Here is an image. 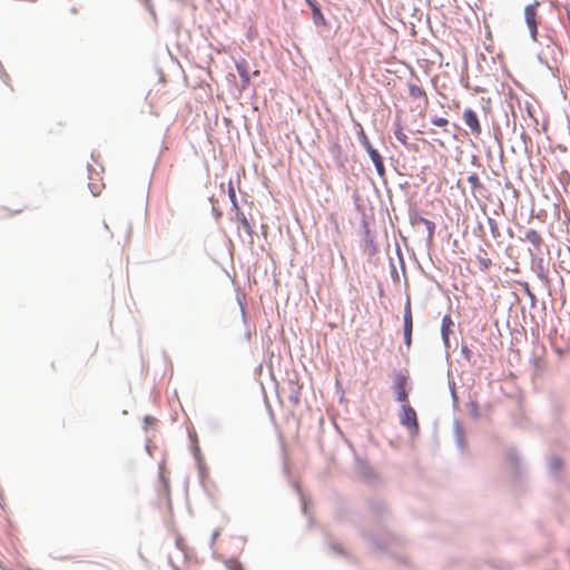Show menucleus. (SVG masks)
<instances>
[{
	"mask_svg": "<svg viewBox=\"0 0 570 570\" xmlns=\"http://www.w3.org/2000/svg\"><path fill=\"white\" fill-rule=\"evenodd\" d=\"M421 222L426 226L429 236L432 237L435 230V224L426 218H421Z\"/></svg>",
	"mask_w": 570,
	"mask_h": 570,
	"instance_id": "obj_17",
	"label": "nucleus"
},
{
	"mask_svg": "<svg viewBox=\"0 0 570 570\" xmlns=\"http://www.w3.org/2000/svg\"><path fill=\"white\" fill-rule=\"evenodd\" d=\"M395 136H396V138H397L400 141H402L403 144H405V139H406L405 134H403V132H401V131H400V132H395Z\"/></svg>",
	"mask_w": 570,
	"mask_h": 570,
	"instance_id": "obj_23",
	"label": "nucleus"
},
{
	"mask_svg": "<svg viewBox=\"0 0 570 570\" xmlns=\"http://www.w3.org/2000/svg\"><path fill=\"white\" fill-rule=\"evenodd\" d=\"M409 96L414 99L419 100L422 99L424 104H428V95L425 90L423 89L422 85L420 83V80L415 77L414 79H411L406 83Z\"/></svg>",
	"mask_w": 570,
	"mask_h": 570,
	"instance_id": "obj_5",
	"label": "nucleus"
},
{
	"mask_svg": "<svg viewBox=\"0 0 570 570\" xmlns=\"http://www.w3.org/2000/svg\"><path fill=\"white\" fill-rule=\"evenodd\" d=\"M561 465H562V462H561V460H560V459H558V458H552V459L550 460V466H551V469H553L554 471L559 470V469L561 468Z\"/></svg>",
	"mask_w": 570,
	"mask_h": 570,
	"instance_id": "obj_20",
	"label": "nucleus"
},
{
	"mask_svg": "<svg viewBox=\"0 0 570 570\" xmlns=\"http://www.w3.org/2000/svg\"><path fill=\"white\" fill-rule=\"evenodd\" d=\"M401 423L404 426L409 428L414 433H417L419 423H417L416 412L409 404H404L402 406Z\"/></svg>",
	"mask_w": 570,
	"mask_h": 570,
	"instance_id": "obj_3",
	"label": "nucleus"
},
{
	"mask_svg": "<svg viewBox=\"0 0 570 570\" xmlns=\"http://www.w3.org/2000/svg\"><path fill=\"white\" fill-rule=\"evenodd\" d=\"M228 570H243L242 564L237 561L229 560L226 562Z\"/></svg>",
	"mask_w": 570,
	"mask_h": 570,
	"instance_id": "obj_19",
	"label": "nucleus"
},
{
	"mask_svg": "<svg viewBox=\"0 0 570 570\" xmlns=\"http://www.w3.org/2000/svg\"><path fill=\"white\" fill-rule=\"evenodd\" d=\"M229 198H230V200H232V203H233V207H234V208H237V207H238V205H237V202H236V194H235L234 188H230V189H229Z\"/></svg>",
	"mask_w": 570,
	"mask_h": 570,
	"instance_id": "obj_22",
	"label": "nucleus"
},
{
	"mask_svg": "<svg viewBox=\"0 0 570 570\" xmlns=\"http://www.w3.org/2000/svg\"><path fill=\"white\" fill-rule=\"evenodd\" d=\"M392 389L396 395V401L401 403H407L409 375L404 372L395 373Z\"/></svg>",
	"mask_w": 570,
	"mask_h": 570,
	"instance_id": "obj_1",
	"label": "nucleus"
},
{
	"mask_svg": "<svg viewBox=\"0 0 570 570\" xmlns=\"http://www.w3.org/2000/svg\"><path fill=\"white\" fill-rule=\"evenodd\" d=\"M488 225L490 227V232L493 238L500 237L501 233L498 226V223L493 218H488Z\"/></svg>",
	"mask_w": 570,
	"mask_h": 570,
	"instance_id": "obj_15",
	"label": "nucleus"
},
{
	"mask_svg": "<svg viewBox=\"0 0 570 570\" xmlns=\"http://www.w3.org/2000/svg\"><path fill=\"white\" fill-rule=\"evenodd\" d=\"M236 210V219L237 222L243 226V228L250 234L252 233V226L249 222L247 220L245 214L239 209V207L235 208Z\"/></svg>",
	"mask_w": 570,
	"mask_h": 570,
	"instance_id": "obj_11",
	"label": "nucleus"
},
{
	"mask_svg": "<svg viewBox=\"0 0 570 570\" xmlns=\"http://www.w3.org/2000/svg\"><path fill=\"white\" fill-rule=\"evenodd\" d=\"M176 547H177L179 550L184 551V552H185V550H186V543H185V540H184V538H181L180 535H177V537H176Z\"/></svg>",
	"mask_w": 570,
	"mask_h": 570,
	"instance_id": "obj_21",
	"label": "nucleus"
},
{
	"mask_svg": "<svg viewBox=\"0 0 570 570\" xmlns=\"http://www.w3.org/2000/svg\"><path fill=\"white\" fill-rule=\"evenodd\" d=\"M236 69L243 80V85L247 86L250 81L247 61L245 59L237 61Z\"/></svg>",
	"mask_w": 570,
	"mask_h": 570,
	"instance_id": "obj_9",
	"label": "nucleus"
},
{
	"mask_svg": "<svg viewBox=\"0 0 570 570\" xmlns=\"http://www.w3.org/2000/svg\"><path fill=\"white\" fill-rule=\"evenodd\" d=\"M468 183L470 185V187L473 189V190H478L480 188H482V184L480 181V178L476 174H472L468 177Z\"/></svg>",
	"mask_w": 570,
	"mask_h": 570,
	"instance_id": "obj_14",
	"label": "nucleus"
},
{
	"mask_svg": "<svg viewBox=\"0 0 570 570\" xmlns=\"http://www.w3.org/2000/svg\"><path fill=\"white\" fill-rule=\"evenodd\" d=\"M11 91V86L8 83L7 79L0 75V99L8 97Z\"/></svg>",
	"mask_w": 570,
	"mask_h": 570,
	"instance_id": "obj_13",
	"label": "nucleus"
},
{
	"mask_svg": "<svg viewBox=\"0 0 570 570\" xmlns=\"http://www.w3.org/2000/svg\"><path fill=\"white\" fill-rule=\"evenodd\" d=\"M367 154L371 157L379 176L383 177L385 174L383 158L381 157V155L379 154V151L376 149H371L370 153H367Z\"/></svg>",
	"mask_w": 570,
	"mask_h": 570,
	"instance_id": "obj_7",
	"label": "nucleus"
},
{
	"mask_svg": "<svg viewBox=\"0 0 570 570\" xmlns=\"http://www.w3.org/2000/svg\"><path fill=\"white\" fill-rule=\"evenodd\" d=\"M463 120L474 136H479L481 134V131H482L481 124H480L478 115L474 110L469 109V108L465 109L463 111Z\"/></svg>",
	"mask_w": 570,
	"mask_h": 570,
	"instance_id": "obj_6",
	"label": "nucleus"
},
{
	"mask_svg": "<svg viewBox=\"0 0 570 570\" xmlns=\"http://www.w3.org/2000/svg\"><path fill=\"white\" fill-rule=\"evenodd\" d=\"M524 240L531 243L537 250H540L542 237L535 229H528L524 235Z\"/></svg>",
	"mask_w": 570,
	"mask_h": 570,
	"instance_id": "obj_8",
	"label": "nucleus"
},
{
	"mask_svg": "<svg viewBox=\"0 0 570 570\" xmlns=\"http://www.w3.org/2000/svg\"><path fill=\"white\" fill-rule=\"evenodd\" d=\"M431 122L438 127H446L449 124V120L444 117L434 116L431 118Z\"/></svg>",
	"mask_w": 570,
	"mask_h": 570,
	"instance_id": "obj_16",
	"label": "nucleus"
},
{
	"mask_svg": "<svg viewBox=\"0 0 570 570\" xmlns=\"http://www.w3.org/2000/svg\"><path fill=\"white\" fill-rule=\"evenodd\" d=\"M361 142L363 145V147L366 149L367 153H370L371 149H374L368 140V138L366 137V135L362 131L361 134Z\"/></svg>",
	"mask_w": 570,
	"mask_h": 570,
	"instance_id": "obj_18",
	"label": "nucleus"
},
{
	"mask_svg": "<svg viewBox=\"0 0 570 570\" xmlns=\"http://www.w3.org/2000/svg\"><path fill=\"white\" fill-rule=\"evenodd\" d=\"M451 326H453V321L451 320L450 315H445L442 318V326H441V332H442V336H443L444 341H448V338H449V332H450Z\"/></svg>",
	"mask_w": 570,
	"mask_h": 570,
	"instance_id": "obj_12",
	"label": "nucleus"
},
{
	"mask_svg": "<svg viewBox=\"0 0 570 570\" xmlns=\"http://www.w3.org/2000/svg\"><path fill=\"white\" fill-rule=\"evenodd\" d=\"M538 7H539V2H534L524 8V20L529 28L530 36L533 41H537V35H538V24H539Z\"/></svg>",
	"mask_w": 570,
	"mask_h": 570,
	"instance_id": "obj_2",
	"label": "nucleus"
},
{
	"mask_svg": "<svg viewBox=\"0 0 570 570\" xmlns=\"http://www.w3.org/2000/svg\"><path fill=\"white\" fill-rule=\"evenodd\" d=\"M404 343L407 347L412 344V328H413V318L411 311V302L407 298L405 307H404Z\"/></svg>",
	"mask_w": 570,
	"mask_h": 570,
	"instance_id": "obj_4",
	"label": "nucleus"
},
{
	"mask_svg": "<svg viewBox=\"0 0 570 570\" xmlns=\"http://www.w3.org/2000/svg\"><path fill=\"white\" fill-rule=\"evenodd\" d=\"M476 263L480 271L482 272H487L492 265V261L488 257L484 250H482V254L476 256Z\"/></svg>",
	"mask_w": 570,
	"mask_h": 570,
	"instance_id": "obj_10",
	"label": "nucleus"
}]
</instances>
